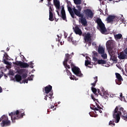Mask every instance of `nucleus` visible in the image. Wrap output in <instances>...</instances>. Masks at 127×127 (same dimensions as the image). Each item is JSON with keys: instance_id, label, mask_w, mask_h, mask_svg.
Listing matches in <instances>:
<instances>
[{"instance_id": "16", "label": "nucleus", "mask_w": 127, "mask_h": 127, "mask_svg": "<svg viewBox=\"0 0 127 127\" xmlns=\"http://www.w3.org/2000/svg\"><path fill=\"white\" fill-rule=\"evenodd\" d=\"M118 58L120 60H124L125 59H127V55H126V54H125L124 52H121L120 53V54L118 55Z\"/></svg>"}, {"instance_id": "25", "label": "nucleus", "mask_w": 127, "mask_h": 127, "mask_svg": "<svg viewBox=\"0 0 127 127\" xmlns=\"http://www.w3.org/2000/svg\"><path fill=\"white\" fill-rule=\"evenodd\" d=\"M55 5L57 9H60V2H59V1L56 0V1L55 2Z\"/></svg>"}, {"instance_id": "19", "label": "nucleus", "mask_w": 127, "mask_h": 127, "mask_svg": "<svg viewBox=\"0 0 127 127\" xmlns=\"http://www.w3.org/2000/svg\"><path fill=\"white\" fill-rule=\"evenodd\" d=\"M105 48L103 47V46H101V45H99L98 47L97 52L98 54L101 55V54H104L105 52Z\"/></svg>"}, {"instance_id": "13", "label": "nucleus", "mask_w": 127, "mask_h": 127, "mask_svg": "<svg viewBox=\"0 0 127 127\" xmlns=\"http://www.w3.org/2000/svg\"><path fill=\"white\" fill-rule=\"evenodd\" d=\"M78 17H80V21L83 26H87L88 25V22L86 18L84 17V15L82 14V16H78Z\"/></svg>"}, {"instance_id": "4", "label": "nucleus", "mask_w": 127, "mask_h": 127, "mask_svg": "<svg viewBox=\"0 0 127 127\" xmlns=\"http://www.w3.org/2000/svg\"><path fill=\"white\" fill-rule=\"evenodd\" d=\"M95 22L97 24V29L102 33V34H107V28L105 24L102 21V19L100 18H97Z\"/></svg>"}, {"instance_id": "26", "label": "nucleus", "mask_w": 127, "mask_h": 127, "mask_svg": "<svg viewBox=\"0 0 127 127\" xmlns=\"http://www.w3.org/2000/svg\"><path fill=\"white\" fill-rule=\"evenodd\" d=\"M49 20L50 21H53L54 20V18L53 17V12H51L49 13Z\"/></svg>"}, {"instance_id": "47", "label": "nucleus", "mask_w": 127, "mask_h": 127, "mask_svg": "<svg viewBox=\"0 0 127 127\" xmlns=\"http://www.w3.org/2000/svg\"><path fill=\"white\" fill-rule=\"evenodd\" d=\"M28 80L29 81H31V80H32V78L31 77V76H29L28 77Z\"/></svg>"}, {"instance_id": "59", "label": "nucleus", "mask_w": 127, "mask_h": 127, "mask_svg": "<svg viewBox=\"0 0 127 127\" xmlns=\"http://www.w3.org/2000/svg\"><path fill=\"white\" fill-rule=\"evenodd\" d=\"M94 60H95L96 61H97V58H94Z\"/></svg>"}, {"instance_id": "28", "label": "nucleus", "mask_w": 127, "mask_h": 127, "mask_svg": "<svg viewBox=\"0 0 127 127\" xmlns=\"http://www.w3.org/2000/svg\"><path fill=\"white\" fill-rule=\"evenodd\" d=\"M52 96H53V92H51L49 94L46 95V97H48L50 99V101L52 102Z\"/></svg>"}, {"instance_id": "49", "label": "nucleus", "mask_w": 127, "mask_h": 127, "mask_svg": "<svg viewBox=\"0 0 127 127\" xmlns=\"http://www.w3.org/2000/svg\"><path fill=\"white\" fill-rule=\"evenodd\" d=\"M48 6L49 7V6H51V2H48Z\"/></svg>"}, {"instance_id": "55", "label": "nucleus", "mask_w": 127, "mask_h": 127, "mask_svg": "<svg viewBox=\"0 0 127 127\" xmlns=\"http://www.w3.org/2000/svg\"><path fill=\"white\" fill-rule=\"evenodd\" d=\"M98 111H99V113H100V114L102 113V110L98 109Z\"/></svg>"}, {"instance_id": "63", "label": "nucleus", "mask_w": 127, "mask_h": 127, "mask_svg": "<svg viewBox=\"0 0 127 127\" xmlns=\"http://www.w3.org/2000/svg\"><path fill=\"white\" fill-rule=\"evenodd\" d=\"M42 2H43V0H40Z\"/></svg>"}, {"instance_id": "3", "label": "nucleus", "mask_w": 127, "mask_h": 127, "mask_svg": "<svg viewBox=\"0 0 127 127\" xmlns=\"http://www.w3.org/2000/svg\"><path fill=\"white\" fill-rule=\"evenodd\" d=\"M8 115L9 117H10L12 123H15L16 120L22 119L23 116H25L24 112L21 113V111H19L18 110L11 112L10 113H9Z\"/></svg>"}, {"instance_id": "12", "label": "nucleus", "mask_w": 127, "mask_h": 127, "mask_svg": "<svg viewBox=\"0 0 127 127\" xmlns=\"http://www.w3.org/2000/svg\"><path fill=\"white\" fill-rule=\"evenodd\" d=\"M115 75L117 79L116 80V83L117 85H121L122 84V81H123V77L122 75L119 73H116Z\"/></svg>"}, {"instance_id": "9", "label": "nucleus", "mask_w": 127, "mask_h": 127, "mask_svg": "<svg viewBox=\"0 0 127 127\" xmlns=\"http://www.w3.org/2000/svg\"><path fill=\"white\" fill-rule=\"evenodd\" d=\"M115 47V41L113 40H108L106 43L107 50H113Z\"/></svg>"}, {"instance_id": "1", "label": "nucleus", "mask_w": 127, "mask_h": 127, "mask_svg": "<svg viewBox=\"0 0 127 127\" xmlns=\"http://www.w3.org/2000/svg\"><path fill=\"white\" fill-rule=\"evenodd\" d=\"M123 120L127 121V112L125 109L121 106H117L113 111V118L115 120V123H119L121 120V116Z\"/></svg>"}, {"instance_id": "18", "label": "nucleus", "mask_w": 127, "mask_h": 127, "mask_svg": "<svg viewBox=\"0 0 127 127\" xmlns=\"http://www.w3.org/2000/svg\"><path fill=\"white\" fill-rule=\"evenodd\" d=\"M74 31L75 33V34H78L79 35V36H81L82 35V30H81L79 27L76 26L74 27Z\"/></svg>"}, {"instance_id": "17", "label": "nucleus", "mask_w": 127, "mask_h": 127, "mask_svg": "<svg viewBox=\"0 0 127 127\" xmlns=\"http://www.w3.org/2000/svg\"><path fill=\"white\" fill-rule=\"evenodd\" d=\"M45 92L46 94H49L51 92H52V86L48 85L45 87Z\"/></svg>"}, {"instance_id": "60", "label": "nucleus", "mask_w": 127, "mask_h": 127, "mask_svg": "<svg viewBox=\"0 0 127 127\" xmlns=\"http://www.w3.org/2000/svg\"><path fill=\"white\" fill-rule=\"evenodd\" d=\"M57 13L59 15V11H57Z\"/></svg>"}, {"instance_id": "48", "label": "nucleus", "mask_w": 127, "mask_h": 127, "mask_svg": "<svg viewBox=\"0 0 127 127\" xmlns=\"http://www.w3.org/2000/svg\"><path fill=\"white\" fill-rule=\"evenodd\" d=\"M116 66L118 67V68H119V69L122 70V67H121L120 65L117 64Z\"/></svg>"}, {"instance_id": "24", "label": "nucleus", "mask_w": 127, "mask_h": 127, "mask_svg": "<svg viewBox=\"0 0 127 127\" xmlns=\"http://www.w3.org/2000/svg\"><path fill=\"white\" fill-rule=\"evenodd\" d=\"M15 79L16 82H20L22 80L21 75L19 74H16L15 76Z\"/></svg>"}, {"instance_id": "23", "label": "nucleus", "mask_w": 127, "mask_h": 127, "mask_svg": "<svg viewBox=\"0 0 127 127\" xmlns=\"http://www.w3.org/2000/svg\"><path fill=\"white\" fill-rule=\"evenodd\" d=\"M115 18H116L115 16H113V15L109 16L107 17V21L108 22H112L114 21V19H115Z\"/></svg>"}, {"instance_id": "5", "label": "nucleus", "mask_w": 127, "mask_h": 127, "mask_svg": "<svg viewBox=\"0 0 127 127\" xmlns=\"http://www.w3.org/2000/svg\"><path fill=\"white\" fill-rule=\"evenodd\" d=\"M69 59V60L68 61V63L70 64L72 71L74 74V75H76V76H77L78 77H83V74H82L81 70H80L79 67L75 66L74 64L72 63V60H71V58H70V57Z\"/></svg>"}, {"instance_id": "10", "label": "nucleus", "mask_w": 127, "mask_h": 127, "mask_svg": "<svg viewBox=\"0 0 127 127\" xmlns=\"http://www.w3.org/2000/svg\"><path fill=\"white\" fill-rule=\"evenodd\" d=\"M84 14L87 18H93L94 17V13L90 9L87 8L83 10Z\"/></svg>"}, {"instance_id": "50", "label": "nucleus", "mask_w": 127, "mask_h": 127, "mask_svg": "<svg viewBox=\"0 0 127 127\" xmlns=\"http://www.w3.org/2000/svg\"><path fill=\"white\" fill-rule=\"evenodd\" d=\"M108 13V9H105V14L103 13L104 15H106V14H107Z\"/></svg>"}, {"instance_id": "43", "label": "nucleus", "mask_w": 127, "mask_h": 127, "mask_svg": "<svg viewBox=\"0 0 127 127\" xmlns=\"http://www.w3.org/2000/svg\"><path fill=\"white\" fill-rule=\"evenodd\" d=\"M51 109H53V111H54V110H56V107L55 106H53V105H52V106H51Z\"/></svg>"}, {"instance_id": "57", "label": "nucleus", "mask_w": 127, "mask_h": 127, "mask_svg": "<svg viewBox=\"0 0 127 127\" xmlns=\"http://www.w3.org/2000/svg\"><path fill=\"white\" fill-rule=\"evenodd\" d=\"M58 19H56V18H55L56 21H58Z\"/></svg>"}, {"instance_id": "2", "label": "nucleus", "mask_w": 127, "mask_h": 127, "mask_svg": "<svg viewBox=\"0 0 127 127\" xmlns=\"http://www.w3.org/2000/svg\"><path fill=\"white\" fill-rule=\"evenodd\" d=\"M69 58H70V55L69 54H66L65 56L64 60L63 62V64L66 69L67 75L68 76H69V78L70 80H75V81H77L78 79L76 78V76H75L74 75H72V73L70 72V70H68V69H70V65H68V64H67V62L69 61Z\"/></svg>"}, {"instance_id": "11", "label": "nucleus", "mask_w": 127, "mask_h": 127, "mask_svg": "<svg viewBox=\"0 0 127 127\" xmlns=\"http://www.w3.org/2000/svg\"><path fill=\"white\" fill-rule=\"evenodd\" d=\"M76 7H77L78 9H76V8L73 7V12H74V14L77 16H82V14H81V10H82V6L81 5H77Z\"/></svg>"}, {"instance_id": "53", "label": "nucleus", "mask_w": 127, "mask_h": 127, "mask_svg": "<svg viewBox=\"0 0 127 127\" xmlns=\"http://www.w3.org/2000/svg\"><path fill=\"white\" fill-rule=\"evenodd\" d=\"M1 92H2V89L0 87V93H1Z\"/></svg>"}, {"instance_id": "33", "label": "nucleus", "mask_w": 127, "mask_h": 127, "mask_svg": "<svg viewBox=\"0 0 127 127\" xmlns=\"http://www.w3.org/2000/svg\"><path fill=\"white\" fill-rule=\"evenodd\" d=\"M90 109L91 110H93L94 111H99V109H98L95 105H91Z\"/></svg>"}, {"instance_id": "38", "label": "nucleus", "mask_w": 127, "mask_h": 127, "mask_svg": "<svg viewBox=\"0 0 127 127\" xmlns=\"http://www.w3.org/2000/svg\"><path fill=\"white\" fill-rule=\"evenodd\" d=\"M68 41L69 42H72L73 44H74V42L73 41V38L72 37H68Z\"/></svg>"}, {"instance_id": "30", "label": "nucleus", "mask_w": 127, "mask_h": 127, "mask_svg": "<svg viewBox=\"0 0 127 127\" xmlns=\"http://www.w3.org/2000/svg\"><path fill=\"white\" fill-rule=\"evenodd\" d=\"M97 62L98 64H106L107 63V61L104 60H98Z\"/></svg>"}, {"instance_id": "40", "label": "nucleus", "mask_w": 127, "mask_h": 127, "mask_svg": "<svg viewBox=\"0 0 127 127\" xmlns=\"http://www.w3.org/2000/svg\"><path fill=\"white\" fill-rule=\"evenodd\" d=\"M58 39H56V41H60L61 40V37L59 36V35H57Z\"/></svg>"}, {"instance_id": "21", "label": "nucleus", "mask_w": 127, "mask_h": 127, "mask_svg": "<svg viewBox=\"0 0 127 127\" xmlns=\"http://www.w3.org/2000/svg\"><path fill=\"white\" fill-rule=\"evenodd\" d=\"M62 18L63 20H66V13H65V9H64V6L62 7L61 11Z\"/></svg>"}, {"instance_id": "56", "label": "nucleus", "mask_w": 127, "mask_h": 127, "mask_svg": "<svg viewBox=\"0 0 127 127\" xmlns=\"http://www.w3.org/2000/svg\"><path fill=\"white\" fill-rule=\"evenodd\" d=\"M123 97V93H121L120 94V97L122 98Z\"/></svg>"}, {"instance_id": "41", "label": "nucleus", "mask_w": 127, "mask_h": 127, "mask_svg": "<svg viewBox=\"0 0 127 127\" xmlns=\"http://www.w3.org/2000/svg\"><path fill=\"white\" fill-rule=\"evenodd\" d=\"M91 98L92 99V100H93V101H97V99H96L95 98V97H94V95H93V94H91Z\"/></svg>"}, {"instance_id": "58", "label": "nucleus", "mask_w": 127, "mask_h": 127, "mask_svg": "<svg viewBox=\"0 0 127 127\" xmlns=\"http://www.w3.org/2000/svg\"><path fill=\"white\" fill-rule=\"evenodd\" d=\"M100 12H101V13L103 12V10H100Z\"/></svg>"}, {"instance_id": "39", "label": "nucleus", "mask_w": 127, "mask_h": 127, "mask_svg": "<svg viewBox=\"0 0 127 127\" xmlns=\"http://www.w3.org/2000/svg\"><path fill=\"white\" fill-rule=\"evenodd\" d=\"M3 62L4 64H5L6 65H9V63L7 61H6L5 59L3 60Z\"/></svg>"}, {"instance_id": "15", "label": "nucleus", "mask_w": 127, "mask_h": 127, "mask_svg": "<svg viewBox=\"0 0 127 127\" xmlns=\"http://www.w3.org/2000/svg\"><path fill=\"white\" fill-rule=\"evenodd\" d=\"M85 36H84V40L85 42H88V41H92V38L91 37V34L87 33H85Z\"/></svg>"}, {"instance_id": "64", "label": "nucleus", "mask_w": 127, "mask_h": 127, "mask_svg": "<svg viewBox=\"0 0 127 127\" xmlns=\"http://www.w3.org/2000/svg\"><path fill=\"white\" fill-rule=\"evenodd\" d=\"M66 37H67V36H64L65 38H66Z\"/></svg>"}, {"instance_id": "35", "label": "nucleus", "mask_w": 127, "mask_h": 127, "mask_svg": "<svg viewBox=\"0 0 127 127\" xmlns=\"http://www.w3.org/2000/svg\"><path fill=\"white\" fill-rule=\"evenodd\" d=\"M82 0H74V3L75 4H81V1Z\"/></svg>"}, {"instance_id": "51", "label": "nucleus", "mask_w": 127, "mask_h": 127, "mask_svg": "<svg viewBox=\"0 0 127 127\" xmlns=\"http://www.w3.org/2000/svg\"><path fill=\"white\" fill-rule=\"evenodd\" d=\"M94 56H98V53L97 52H95L94 53Z\"/></svg>"}, {"instance_id": "42", "label": "nucleus", "mask_w": 127, "mask_h": 127, "mask_svg": "<svg viewBox=\"0 0 127 127\" xmlns=\"http://www.w3.org/2000/svg\"><path fill=\"white\" fill-rule=\"evenodd\" d=\"M92 41H89L88 42H85L86 43H88V46H91L92 45Z\"/></svg>"}, {"instance_id": "29", "label": "nucleus", "mask_w": 127, "mask_h": 127, "mask_svg": "<svg viewBox=\"0 0 127 127\" xmlns=\"http://www.w3.org/2000/svg\"><path fill=\"white\" fill-rule=\"evenodd\" d=\"M94 79L95 80L94 82L91 83L92 86H93V87H95L96 86V84H97V82H98V76H96L95 77H94Z\"/></svg>"}, {"instance_id": "20", "label": "nucleus", "mask_w": 127, "mask_h": 127, "mask_svg": "<svg viewBox=\"0 0 127 127\" xmlns=\"http://www.w3.org/2000/svg\"><path fill=\"white\" fill-rule=\"evenodd\" d=\"M67 9L72 18H76V17H75V13L74 12V11L72 9V8L71 7H67Z\"/></svg>"}, {"instance_id": "8", "label": "nucleus", "mask_w": 127, "mask_h": 127, "mask_svg": "<svg viewBox=\"0 0 127 127\" xmlns=\"http://www.w3.org/2000/svg\"><path fill=\"white\" fill-rule=\"evenodd\" d=\"M0 119L1 120L0 122L2 121L0 123L1 127H8L10 126L11 122L10 121L8 120L7 116L3 115Z\"/></svg>"}, {"instance_id": "27", "label": "nucleus", "mask_w": 127, "mask_h": 127, "mask_svg": "<svg viewBox=\"0 0 127 127\" xmlns=\"http://www.w3.org/2000/svg\"><path fill=\"white\" fill-rule=\"evenodd\" d=\"M115 39H121L123 37L122 34H116L115 36Z\"/></svg>"}, {"instance_id": "14", "label": "nucleus", "mask_w": 127, "mask_h": 127, "mask_svg": "<svg viewBox=\"0 0 127 127\" xmlns=\"http://www.w3.org/2000/svg\"><path fill=\"white\" fill-rule=\"evenodd\" d=\"M109 54L111 56V58H112L113 61H117V58L116 57V53L113 50H108Z\"/></svg>"}, {"instance_id": "6", "label": "nucleus", "mask_w": 127, "mask_h": 127, "mask_svg": "<svg viewBox=\"0 0 127 127\" xmlns=\"http://www.w3.org/2000/svg\"><path fill=\"white\" fill-rule=\"evenodd\" d=\"M91 91H92L93 93L96 96V97H98L99 95H100V96H106V95H108V91H105L104 87L101 88V92L100 90V89H96L95 87H92L91 88Z\"/></svg>"}, {"instance_id": "45", "label": "nucleus", "mask_w": 127, "mask_h": 127, "mask_svg": "<svg viewBox=\"0 0 127 127\" xmlns=\"http://www.w3.org/2000/svg\"><path fill=\"white\" fill-rule=\"evenodd\" d=\"M23 82H24V83H26V84H27V83H28V79H24V80H23Z\"/></svg>"}, {"instance_id": "22", "label": "nucleus", "mask_w": 127, "mask_h": 127, "mask_svg": "<svg viewBox=\"0 0 127 127\" xmlns=\"http://www.w3.org/2000/svg\"><path fill=\"white\" fill-rule=\"evenodd\" d=\"M25 71H26L25 69L21 68L17 69L16 72L18 73V74H19V75H22L23 74H24V73H25Z\"/></svg>"}, {"instance_id": "44", "label": "nucleus", "mask_w": 127, "mask_h": 127, "mask_svg": "<svg viewBox=\"0 0 127 127\" xmlns=\"http://www.w3.org/2000/svg\"><path fill=\"white\" fill-rule=\"evenodd\" d=\"M96 106L97 107V109H100V110H101V109H102V107H101L99 105V104L96 103Z\"/></svg>"}, {"instance_id": "31", "label": "nucleus", "mask_w": 127, "mask_h": 127, "mask_svg": "<svg viewBox=\"0 0 127 127\" xmlns=\"http://www.w3.org/2000/svg\"><path fill=\"white\" fill-rule=\"evenodd\" d=\"M85 65L86 66H87L88 68H92V67H90V66L88 65H91V62L89 61V60H86L85 61Z\"/></svg>"}, {"instance_id": "61", "label": "nucleus", "mask_w": 127, "mask_h": 127, "mask_svg": "<svg viewBox=\"0 0 127 127\" xmlns=\"http://www.w3.org/2000/svg\"><path fill=\"white\" fill-rule=\"evenodd\" d=\"M48 2H51V0H47Z\"/></svg>"}, {"instance_id": "36", "label": "nucleus", "mask_w": 127, "mask_h": 127, "mask_svg": "<svg viewBox=\"0 0 127 127\" xmlns=\"http://www.w3.org/2000/svg\"><path fill=\"white\" fill-rule=\"evenodd\" d=\"M115 121H110L109 122V126H111V127H115Z\"/></svg>"}, {"instance_id": "37", "label": "nucleus", "mask_w": 127, "mask_h": 127, "mask_svg": "<svg viewBox=\"0 0 127 127\" xmlns=\"http://www.w3.org/2000/svg\"><path fill=\"white\" fill-rule=\"evenodd\" d=\"M22 77L23 79H25L27 77V73H24L22 74Z\"/></svg>"}, {"instance_id": "7", "label": "nucleus", "mask_w": 127, "mask_h": 127, "mask_svg": "<svg viewBox=\"0 0 127 127\" xmlns=\"http://www.w3.org/2000/svg\"><path fill=\"white\" fill-rule=\"evenodd\" d=\"M15 65L17 66H19L20 68H28V67H30V68H33V65L34 64L32 63V62H30L29 64L27 63L22 62L21 61H16L14 63Z\"/></svg>"}, {"instance_id": "54", "label": "nucleus", "mask_w": 127, "mask_h": 127, "mask_svg": "<svg viewBox=\"0 0 127 127\" xmlns=\"http://www.w3.org/2000/svg\"><path fill=\"white\" fill-rule=\"evenodd\" d=\"M44 99L46 100V101H47V96H46V95Z\"/></svg>"}, {"instance_id": "62", "label": "nucleus", "mask_w": 127, "mask_h": 127, "mask_svg": "<svg viewBox=\"0 0 127 127\" xmlns=\"http://www.w3.org/2000/svg\"><path fill=\"white\" fill-rule=\"evenodd\" d=\"M63 45V43L61 42V45Z\"/></svg>"}, {"instance_id": "52", "label": "nucleus", "mask_w": 127, "mask_h": 127, "mask_svg": "<svg viewBox=\"0 0 127 127\" xmlns=\"http://www.w3.org/2000/svg\"><path fill=\"white\" fill-rule=\"evenodd\" d=\"M92 45L93 46H95L97 45V44H96V43H95V42H93V43H92Z\"/></svg>"}, {"instance_id": "46", "label": "nucleus", "mask_w": 127, "mask_h": 127, "mask_svg": "<svg viewBox=\"0 0 127 127\" xmlns=\"http://www.w3.org/2000/svg\"><path fill=\"white\" fill-rule=\"evenodd\" d=\"M5 56V59H8V55H7V54H5V55H4Z\"/></svg>"}, {"instance_id": "34", "label": "nucleus", "mask_w": 127, "mask_h": 127, "mask_svg": "<svg viewBox=\"0 0 127 127\" xmlns=\"http://www.w3.org/2000/svg\"><path fill=\"white\" fill-rule=\"evenodd\" d=\"M49 13H50V12H53V10H54V9H53V5L49 6Z\"/></svg>"}, {"instance_id": "32", "label": "nucleus", "mask_w": 127, "mask_h": 127, "mask_svg": "<svg viewBox=\"0 0 127 127\" xmlns=\"http://www.w3.org/2000/svg\"><path fill=\"white\" fill-rule=\"evenodd\" d=\"M100 55L101 56V57L103 58V59H104L105 60L108 58V55L107 54L105 53V52L104 54H101Z\"/></svg>"}]
</instances>
